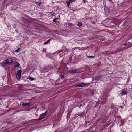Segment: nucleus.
<instances>
[{
	"instance_id": "f257e3e1",
	"label": "nucleus",
	"mask_w": 132,
	"mask_h": 132,
	"mask_svg": "<svg viewBox=\"0 0 132 132\" xmlns=\"http://www.w3.org/2000/svg\"><path fill=\"white\" fill-rule=\"evenodd\" d=\"M12 60V59L11 58L8 59L4 63L2 64V66L4 67L6 66L9 65L10 64L13 62Z\"/></svg>"
},
{
	"instance_id": "f03ea898",
	"label": "nucleus",
	"mask_w": 132,
	"mask_h": 132,
	"mask_svg": "<svg viewBox=\"0 0 132 132\" xmlns=\"http://www.w3.org/2000/svg\"><path fill=\"white\" fill-rule=\"evenodd\" d=\"M47 113V112L46 111L45 113L41 114L39 118L38 119V120H41L45 117L46 116Z\"/></svg>"
},
{
	"instance_id": "7ed1b4c3",
	"label": "nucleus",
	"mask_w": 132,
	"mask_h": 132,
	"mask_svg": "<svg viewBox=\"0 0 132 132\" xmlns=\"http://www.w3.org/2000/svg\"><path fill=\"white\" fill-rule=\"evenodd\" d=\"M21 72V71L20 70H19L17 71L16 77L18 79H19L20 78Z\"/></svg>"
},
{
	"instance_id": "20e7f679",
	"label": "nucleus",
	"mask_w": 132,
	"mask_h": 132,
	"mask_svg": "<svg viewBox=\"0 0 132 132\" xmlns=\"http://www.w3.org/2000/svg\"><path fill=\"white\" fill-rule=\"evenodd\" d=\"M102 76L101 75H100L96 77H92V81L93 82L94 80H97L100 79Z\"/></svg>"
},
{
	"instance_id": "39448f33",
	"label": "nucleus",
	"mask_w": 132,
	"mask_h": 132,
	"mask_svg": "<svg viewBox=\"0 0 132 132\" xmlns=\"http://www.w3.org/2000/svg\"><path fill=\"white\" fill-rule=\"evenodd\" d=\"M80 71V69H75L73 70L74 73H78Z\"/></svg>"
},
{
	"instance_id": "423d86ee",
	"label": "nucleus",
	"mask_w": 132,
	"mask_h": 132,
	"mask_svg": "<svg viewBox=\"0 0 132 132\" xmlns=\"http://www.w3.org/2000/svg\"><path fill=\"white\" fill-rule=\"evenodd\" d=\"M89 83H86L83 82L81 84V87H83L85 86H86L87 85H89Z\"/></svg>"
},
{
	"instance_id": "0eeeda50",
	"label": "nucleus",
	"mask_w": 132,
	"mask_h": 132,
	"mask_svg": "<svg viewBox=\"0 0 132 132\" xmlns=\"http://www.w3.org/2000/svg\"><path fill=\"white\" fill-rule=\"evenodd\" d=\"M72 1H74V0H70L69 1H68L66 2L67 5L68 7L69 6L70 3H71V2Z\"/></svg>"
},
{
	"instance_id": "6e6552de",
	"label": "nucleus",
	"mask_w": 132,
	"mask_h": 132,
	"mask_svg": "<svg viewBox=\"0 0 132 132\" xmlns=\"http://www.w3.org/2000/svg\"><path fill=\"white\" fill-rule=\"evenodd\" d=\"M121 93L122 95H126L127 94V92L126 90H123L121 92Z\"/></svg>"
},
{
	"instance_id": "1a4fd4ad",
	"label": "nucleus",
	"mask_w": 132,
	"mask_h": 132,
	"mask_svg": "<svg viewBox=\"0 0 132 132\" xmlns=\"http://www.w3.org/2000/svg\"><path fill=\"white\" fill-rule=\"evenodd\" d=\"M22 106L23 107L27 106H28V103L27 102L23 103H22Z\"/></svg>"
},
{
	"instance_id": "9d476101",
	"label": "nucleus",
	"mask_w": 132,
	"mask_h": 132,
	"mask_svg": "<svg viewBox=\"0 0 132 132\" xmlns=\"http://www.w3.org/2000/svg\"><path fill=\"white\" fill-rule=\"evenodd\" d=\"M78 26L80 27L82 26V24L81 23L79 22L78 24Z\"/></svg>"
},
{
	"instance_id": "9b49d317",
	"label": "nucleus",
	"mask_w": 132,
	"mask_h": 132,
	"mask_svg": "<svg viewBox=\"0 0 132 132\" xmlns=\"http://www.w3.org/2000/svg\"><path fill=\"white\" fill-rule=\"evenodd\" d=\"M36 3V4L38 6H40V5L41 4V2H40L39 3H38V2H35Z\"/></svg>"
},
{
	"instance_id": "f8f14e48",
	"label": "nucleus",
	"mask_w": 132,
	"mask_h": 132,
	"mask_svg": "<svg viewBox=\"0 0 132 132\" xmlns=\"http://www.w3.org/2000/svg\"><path fill=\"white\" fill-rule=\"evenodd\" d=\"M19 64L18 63H16V64L15 65V67H18L19 66Z\"/></svg>"
},
{
	"instance_id": "ddd939ff",
	"label": "nucleus",
	"mask_w": 132,
	"mask_h": 132,
	"mask_svg": "<svg viewBox=\"0 0 132 132\" xmlns=\"http://www.w3.org/2000/svg\"><path fill=\"white\" fill-rule=\"evenodd\" d=\"M75 86L76 87H81V84L76 85Z\"/></svg>"
},
{
	"instance_id": "4468645a",
	"label": "nucleus",
	"mask_w": 132,
	"mask_h": 132,
	"mask_svg": "<svg viewBox=\"0 0 132 132\" xmlns=\"http://www.w3.org/2000/svg\"><path fill=\"white\" fill-rule=\"evenodd\" d=\"M51 40V39H50L48 40L47 41L45 42V43H44V44L48 43Z\"/></svg>"
},
{
	"instance_id": "2eb2a0df",
	"label": "nucleus",
	"mask_w": 132,
	"mask_h": 132,
	"mask_svg": "<svg viewBox=\"0 0 132 132\" xmlns=\"http://www.w3.org/2000/svg\"><path fill=\"white\" fill-rule=\"evenodd\" d=\"M70 114H71V113L70 112H69L68 113V116H67V119L68 118H69V116H70Z\"/></svg>"
},
{
	"instance_id": "dca6fc26",
	"label": "nucleus",
	"mask_w": 132,
	"mask_h": 132,
	"mask_svg": "<svg viewBox=\"0 0 132 132\" xmlns=\"http://www.w3.org/2000/svg\"><path fill=\"white\" fill-rule=\"evenodd\" d=\"M20 49L19 48H18V49L15 51H14V52H19V50Z\"/></svg>"
},
{
	"instance_id": "f3484780",
	"label": "nucleus",
	"mask_w": 132,
	"mask_h": 132,
	"mask_svg": "<svg viewBox=\"0 0 132 132\" xmlns=\"http://www.w3.org/2000/svg\"><path fill=\"white\" fill-rule=\"evenodd\" d=\"M69 73H74V71H73V70H71L69 71Z\"/></svg>"
},
{
	"instance_id": "a211bd4d",
	"label": "nucleus",
	"mask_w": 132,
	"mask_h": 132,
	"mask_svg": "<svg viewBox=\"0 0 132 132\" xmlns=\"http://www.w3.org/2000/svg\"><path fill=\"white\" fill-rule=\"evenodd\" d=\"M87 57L89 58H93L94 57V56H88Z\"/></svg>"
},
{
	"instance_id": "6ab92c4d",
	"label": "nucleus",
	"mask_w": 132,
	"mask_h": 132,
	"mask_svg": "<svg viewBox=\"0 0 132 132\" xmlns=\"http://www.w3.org/2000/svg\"><path fill=\"white\" fill-rule=\"evenodd\" d=\"M60 76L62 78H64V76L62 75H60Z\"/></svg>"
},
{
	"instance_id": "aec40b11",
	"label": "nucleus",
	"mask_w": 132,
	"mask_h": 132,
	"mask_svg": "<svg viewBox=\"0 0 132 132\" xmlns=\"http://www.w3.org/2000/svg\"><path fill=\"white\" fill-rule=\"evenodd\" d=\"M117 118H118L119 119H120V120H121V117L120 116H118L117 117Z\"/></svg>"
},
{
	"instance_id": "412c9836",
	"label": "nucleus",
	"mask_w": 132,
	"mask_h": 132,
	"mask_svg": "<svg viewBox=\"0 0 132 132\" xmlns=\"http://www.w3.org/2000/svg\"><path fill=\"white\" fill-rule=\"evenodd\" d=\"M29 79L31 80H34V78L31 77Z\"/></svg>"
},
{
	"instance_id": "4be33fe9",
	"label": "nucleus",
	"mask_w": 132,
	"mask_h": 132,
	"mask_svg": "<svg viewBox=\"0 0 132 132\" xmlns=\"http://www.w3.org/2000/svg\"><path fill=\"white\" fill-rule=\"evenodd\" d=\"M28 106L31 105H32L31 103H28Z\"/></svg>"
},
{
	"instance_id": "5701e85b",
	"label": "nucleus",
	"mask_w": 132,
	"mask_h": 132,
	"mask_svg": "<svg viewBox=\"0 0 132 132\" xmlns=\"http://www.w3.org/2000/svg\"><path fill=\"white\" fill-rule=\"evenodd\" d=\"M56 18L55 19H54L53 20V21L54 22H56Z\"/></svg>"
},
{
	"instance_id": "b1692460",
	"label": "nucleus",
	"mask_w": 132,
	"mask_h": 132,
	"mask_svg": "<svg viewBox=\"0 0 132 132\" xmlns=\"http://www.w3.org/2000/svg\"><path fill=\"white\" fill-rule=\"evenodd\" d=\"M120 107L121 108H123V106H120Z\"/></svg>"
},
{
	"instance_id": "393cba45",
	"label": "nucleus",
	"mask_w": 132,
	"mask_h": 132,
	"mask_svg": "<svg viewBox=\"0 0 132 132\" xmlns=\"http://www.w3.org/2000/svg\"><path fill=\"white\" fill-rule=\"evenodd\" d=\"M127 44V43H125V44H124V46H126V44Z\"/></svg>"
},
{
	"instance_id": "a878e982",
	"label": "nucleus",
	"mask_w": 132,
	"mask_h": 132,
	"mask_svg": "<svg viewBox=\"0 0 132 132\" xmlns=\"http://www.w3.org/2000/svg\"><path fill=\"white\" fill-rule=\"evenodd\" d=\"M81 105H81V104H80V105L79 106V107H80L81 106Z\"/></svg>"
},
{
	"instance_id": "bb28decb",
	"label": "nucleus",
	"mask_w": 132,
	"mask_h": 132,
	"mask_svg": "<svg viewBox=\"0 0 132 132\" xmlns=\"http://www.w3.org/2000/svg\"><path fill=\"white\" fill-rule=\"evenodd\" d=\"M130 43V42H128V43Z\"/></svg>"
}]
</instances>
